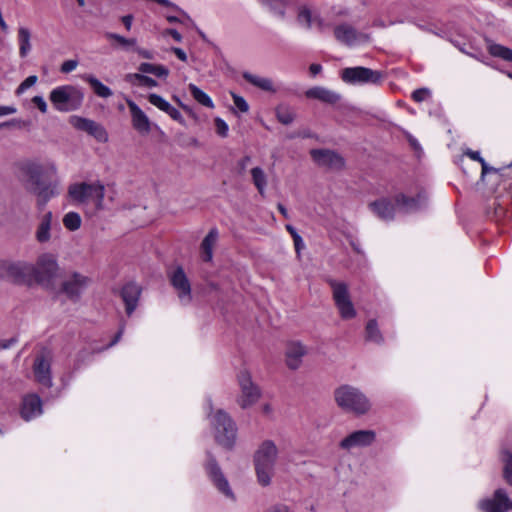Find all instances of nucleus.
<instances>
[{
    "label": "nucleus",
    "mask_w": 512,
    "mask_h": 512,
    "mask_svg": "<svg viewBox=\"0 0 512 512\" xmlns=\"http://www.w3.org/2000/svg\"><path fill=\"white\" fill-rule=\"evenodd\" d=\"M277 456L278 449L272 440L263 441L255 451L254 465L258 482L262 486L270 484Z\"/></svg>",
    "instance_id": "nucleus-1"
},
{
    "label": "nucleus",
    "mask_w": 512,
    "mask_h": 512,
    "mask_svg": "<svg viewBox=\"0 0 512 512\" xmlns=\"http://www.w3.org/2000/svg\"><path fill=\"white\" fill-rule=\"evenodd\" d=\"M334 397L340 408L357 415L367 413L371 407L368 398L360 390L349 385L337 388Z\"/></svg>",
    "instance_id": "nucleus-2"
},
{
    "label": "nucleus",
    "mask_w": 512,
    "mask_h": 512,
    "mask_svg": "<svg viewBox=\"0 0 512 512\" xmlns=\"http://www.w3.org/2000/svg\"><path fill=\"white\" fill-rule=\"evenodd\" d=\"M82 91L72 85H62L54 88L49 100L57 111L71 112L79 109L83 103Z\"/></svg>",
    "instance_id": "nucleus-3"
},
{
    "label": "nucleus",
    "mask_w": 512,
    "mask_h": 512,
    "mask_svg": "<svg viewBox=\"0 0 512 512\" xmlns=\"http://www.w3.org/2000/svg\"><path fill=\"white\" fill-rule=\"evenodd\" d=\"M216 442L226 449L235 445L237 427L232 418L224 410H218L211 419Z\"/></svg>",
    "instance_id": "nucleus-4"
},
{
    "label": "nucleus",
    "mask_w": 512,
    "mask_h": 512,
    "mask_svg": "<svg viewBox=\"0 0 512 512\" xmlns=\"http://www.w3.org/2000/svg\"><path fill=\"white\" fill-rule=\"evenodd\" d=\"M69 196L78 203L92 201L97 209H101L105 196V188L101 183H77L69 187Z\"/></svg>",
    "instance_id": "nucleus-5"
},
{
    "label": "nucleus",
    "mask_w": 512,
    "mask_h": 512,
    "mask_svg": "<svg viewBox=\"0 0 512 512\" xmlns=\"http://www.w3.org/2000/svg\"><path fill=\"white\" fill-rule=\"evenodd\" d=\"M34 265L27 262H12L0 259V277L16 284H32Z\"/></svg>",
    "instance_id": "nucleus-6"
},
{
    "label": "nucleus",
    "mask_w": 512,
    "mask_h": 512,
    "mask_svg": "<svg viewBox=\"0 0 512 512\" xmlns=\"http://www.w3.org/2000/svg\"><path fill=\"white\" fill-rule=\"evenodd\" d=\"M341 79L351 85L379 84L383 73L363 66L347 67L341 71Z\"/></svg>",
    "instance_id": "nucleus-7"
},
{
    "label": "nucleus",
    "mask_w": 512,
    "mask_h": 512,
    "mask_svg": "<svg viewBox=\"0 0 512 512\" xmlns=\"http://www.w3.org/2000/svg\"><path fill=\"white\" fill-rule=\"evenodd\" d=\"M329 285L332 289L333 300L341 318L345 320L354 318L356 316V310L351 301L347 284L331 279L329 280Z\"/></svg>",
    "instance_id": "nucleus-8"
},
{
    "label": "nucleus",
    "mask_w": 512,
    "mask_h": 512,
    "mask_svg": "<svg viewBox=\"0 0 512 512\" xmlns=\"http://www.w3.org/2000/svg\"><path fill=\"white\" fill-rule=\"evenodd\" d=\"M58 263L56 257L49 253L39 256L32 276V284L34 282L43 286L49 285L56 277L58 272Z\"/></svg>",
    "instance_id": "nucleus-9"
},
{
    "label": "nucleus",
    "mask_w": 512,
    "mask_h": 512,
    "mask_svg": "<svg viewBox=\"0 0 512 512\" xmlns=\"http://www.w3.org/2000/svg\"><path fill=\"white\" fill-rule=\"evenodd\" d=\"M237 380L241 391L237 402L241 408L246 409L259 400L261 391L252 381V376L247 370H241L237 375Z\"/></svg>",
    "instance_id": "nucleus-10"
},
{
    "label": "nucleus",
    "mask_w": 512,
    "mask_h": 512,
    "mask_svg": "<svg viewBox=\"0 0 512 512\" xmlns=\"http://www.w3.org/2000/svg\"><path fill=\"white\" fill-rule=\"evenodd\" d=\"M27 174L30 181L35 186L33 192L37 196V205L43 208L48 201L58 194L55 184H44L41 182V168L38 165H31L28 167Z\"/></svg>",
    "instance_id": "nucleus-11"
},
{
    "label": "nucleus",
    "mask_w": 512,
    "mask_h": 512,
    "mask_svg": "<svg viewBox=\"0 0 512 512\" xmlns=\"http://www.w3.org/2000/svg\"><path fill=\"white\" fill-rule=\"evenodd\" d=\"M205 471L213 482L214 486L225 497L235 500V495L229 485V482L223 474L219 464L210 452H207V461L205 463Z\"/></svg>",
    "instance_id": "nucleus-12"
},
{
    "label": "nucleus",
    "mask_w": 512,
    "mask_h": 512,
    "mask_svg": "<svg viewBox=\"0 0 512 512\" xmlns=\"http://www.w3.org/2000/svg\"><path fill=\"white\" fill-rule=\"evenodd\" d=\"M310 155L313 161L321 167L340 170L345 165L344 158L336 151L329 149H312Z\"/></svg>",
    "instance_id": "nucleus-13"
},
{
    "label": "nucleus",
    "mask_w": 512,
    "mask_h": 512,
    "mask_svg": "<svg viewBox=\"0 0 512 512\" xmlns=\"http://www.w3.org/2000/svg\"><path fill=\"white\" fill-rule=\"evenodd\" d=\"M70 122L76 129L85 131L100 143H106L109 139L106 129L94 120L73 116Z\"/></svg>",
    "instance_id": "nucleus-14"
},
{
    "label": "nucleus",
    "mask_w": 512,
    "mask_h": 512,
    "mask_svg": "<svg viewBox=\"0 0 512 512\" xmlns=\"http://www.w3.org/2000/svg\"><path fill=\"white\" fill-rule=\"evenodd\" d=\"M479 508L484 512H505L512 509V501L503 489H497L493 498H486L479 502Z\"/></svg>",
    "instance_id": "nucleus-15"
},
{
    "label": "nucleus",
    "mask_w": 512,
    "mask_h": 512,
    "mask_svg": "<svg viewBox=\"0 0 512 512\" xmlns=\"http://www.w3.org/2000/svg\"><path fill=\"white\" fill-rule=\"evenodd\" d=\"M376 439V433L373 430L354 431L341 440L339 446L342 449L350 450L357 447H367Z\"/></svg>",
    "instance_id": "nucleus-16"
},
{
    "label": "nucleus",
    "mask_w": 512,
    "mask_h": 512,
    "mask_svg": "<svg viewBox=\"0 0 512 512\" xmlns=\"http://www.w3.org/2000/svg\"><path fill=\"white\" fill-rule=\"evenodd\" d=\"M88 283L89 279L86 276L75 272L68 279L63 281L61 291L69 299L77 301Z\"/></svg>",
    "instance_id": "nucleus-17"
},
{
    "label": "nucleus",
    "mask_w": 512,
    "mask_h": 512,
    "mask_svg": "<svg viewBox=\"0 0 512 512\" xmlns=\"http://www.w3.org/2000/svg\"><path fill=\"white\" fill-rule=\"evenodd\" d=\"M169 279L173 288L177 291L179 299L183 303L191 301V285L182 267H177Z\"/></svg>",
    "instance_id": "nucleus-18"
},
{
    "label": "nucleus",
    "mask_w": 512,
    "mask_h": 512,
    "mask_svg": "<svg viewBox=\"0 0 512 512\" xmlns=\"http://www.w3.org/2000/svg\"><path fill=\"white\" fill-rule=\"evenodd\" d=\"M131 114V123L133 128L142 135L151 132V121L144 111L131 99H126Z\"/></svg>",
    "instance_id": "nucleus-19"
},
{
    "label": "nucleus",
    "mask_w": 512,
    "mask_h": 512,
    "mask_svg": "<svg viewBox=\"0 0 512 512\" xmlns=\"http://www.w3.org/2000/svg\"><path fill=\"white\" fill-rule=\"evenodd\" d=\"M394 202L399 212H416L426 205L427 195L425 192H419L416 197H408L401 193L395 196Z\"/></svg>",
    "instance_id": "nucleus-20"
},
{
    "label": "nucleus",
    "mask_w": 512,
    "mask_h": 512,
    "mask_svg": "<svg viewBox=\"0 0 512 512\" xmlns=\"http://www.w3.org/2000/svg\"><path fill=\"white\" fill-rule=\"evenodd\" d=\"M141 292V287L134 282H129L122 287L120 296L125 304V311L128 316L132 315L137 308Z\"/></svg>",
    "instance_id": "nucleus-21"
},
{
    "label": "nucleus",
    "mask_w": 512,
    "mask_h": 512,
    "mask_svg": "<svg viewBox=\"0 0 512 512\" xmlns=\"http://www.w3.org/2000/svg\"><path fill=\"white\" fill-rule=\"evenodd\" d=\"M297 20L307 30H322L326 28L319 13L312 11L307 6L299 7Z\"/></svg>",
    "instance_id": "nucleus-22"
},
{
    "label": "nucleus",
    "mask_w": 512,
    "mask_h": 512,
    "mask_svg": "<svg viewBox=\"0 0 512 512\" xmlns=\"http://www.w3.org/2000/svg\"><path fill=\"white\" fill-rule=\"evenodd\" d=\"M42 412V400L37 394H28L23 397L20 414L25 421L40 416Z\"/></svg>",
    "instance_id": "nucleus-23"
},
{
    "label": "nucleus",
    "mask_w": 512,
    "mask_h": 512,
    "mask_svg": "<svg viewBox=\"0 0 512 512\" xmlns=\"http://www.w3.org/2000/svg\"><path fill=\"white\" fill-rule=\"evenodd\" d=\"M33 371L39 384L47 388L52 386L51 363L44 355L36 357Z\"/></svg>",
    "instance_id": "nucleus-24"
},
{
    "label": "nucleus",
    "mask_w": 512,
    "mask_h": 512,
    "mask_svg": "<svg viewBox=\"0 0 512 512\" xmlns=\"http://www.w3.org/2000/svg\"><path fill=\"white\" fill-rule=\"evenodd\" d=\"M307 354L306 347L298 341H291L286 347V364L292 369L296 370L302 363V358Z\"/></svg>",
    "instance_id": "nucleus-25"
},
{
    "label": "nucleus",
    "mask_w": 512,
    "mask_h": 512,
    "mask_svg": "<svg viewBox=\"0 0 512 512\" xmlns=\"http://www.w3.org/2000/svg\"><path fill=\"white\" fill-rule=\"evenodd\" d=\"M53 234V213L51 211L43 214L35 230V239L39 244H46L52 239Z\"/></svg>",
    "instance_id": "nucleus-26"
},
{
    "label": "nucleus",
    "mask_w": 512,
    "mask_h": 512,
    "mask_svg": "<svg viewBox=\"0 0 512 512\" xmlns=\"http://www.w3.org/2000/svg\"><path fill=\"white\" fill-rule=\"evenodd\" d=\"M370 209L384 221L393 220L395 212L398 211L396 203L388 198H382L369 204Z\"/></svg>",
    "instance_id": "nucleus-27"
},
{
    "label": "nucleus",
    "mask_w": 512,
    "mask_h": 512,
    "mask_svg": "<svg viewBox=\"0 0 512 512\" xmlns=\"http://www.w3.org/2000/svg\"><path fill=\"white\" fill-rule=\"evenodd\" d=\"M305 96L309 99H316L330 105H334L341 100L339 93L321 86L308 89L305 92Z\"/></svg>",
    "instance_id": "nucleus-28"
},
{
    "label": "nucleus",
    "mask_w": 512,
    "mask_h": 512,
    "mask_svg": "<svg viewBox=\"0 0 512 512\" xmlns=\"http://www.w3.org/2000/svg\"><path fill=\"white\" fill-rule=\"evenodd\" d=\"M219 238V232L217 228H212L208 234L204 237L200 244V257L206 262L210 263L213 260V251Z\"/></svg>",
    "instance_id": "nucleus-29"
},
{
    "label": "nucleus",
    "mask_w": 512,
    "mask_h": 512,
    "mask_svg": "<svg viewBox=\"0 0 512 512\" xmlns=\"http://www.w3.org/2000/svg\"><path fill=\"white\" fill-rule=\"evenodd\" d=\"M336 39L348 48H357L370 41L369 34H336Z\"/></svg>",
    "instance_id": "nucleus-30"
},
{
    "label": "nucleus",
    "mask_w": 512,
    "mask_h": 512,
    "mask_svg": "<svg viewBox=\"0 0 512 512\" xmlns=\"http://www.w3.org/2000/svg\"><path fill=\"white\" fill-rule=\"evenodd\" d=\"M110 44L127 52L137 50V41L134 37H125L122 34H108Z\"/></svg>",
    "instance_id": "nucleus-31"
},
{
    "label": "nucleus",
    "mask_w": 512,
    "mask_h": 512,
    "mask_svg": "<svg viewBox=\"0 0 512 512\" xmlns=\"http://www.w3.org/2000/svg\"><path fill=\"white\" fill-rule=\"evenodd\" d=\"M242 76L251 85H253L263 91L272 92V93L276 92L273 82L269 78L254 75L250 72H244L242 74Z\"/></svg>",
    "instance_id": "nucleus-32"
},
{
    "label": "nucleus",
    "mask_w": 512,
    "mask_h": 512,
    "mask_svg": "<svg viewBox=\"0 0 512 512\" xmlns=\"http://www.w3.org/2000/svg\"><path fill=\"white\" fill-rule=\"evenodd\" d=\"M167 20L170 23H177L175 28L167 29L165 32H177L180 30H195L197 29L194 21L186 14L181 13L180 16H168Z\"/></svg>",
    "instance_id": "nucleus-33"
},
{
    "label": "nucleus",
    "mask_w": 512,
    "mask_h": 512,
    "mask_svg": "<svg viewBox=\"0 0 512 512\" xmlns=\"http://www.w3.org/2000/svg\"><path fill=\"white\" fill-rule=\"evenodd\" d=\"M145 73H129L125 76V80L135 86L153 88L157 86L156 80L144 75Z\"/></svg>",
    "instance_id": "nucleus-34"
},
{
    "label": "nucleus",
    "mask_w": 512,
    "mask_h": 512,
    "mask_svg": "<svg viewBox=\"0 0 512 512\" xmlns=\"http://www.w3.org/2000/svg\"><path fill=\"white\" fill-rule=\"evenodd\" d=\"M83 79L89 83L97 96L102 98H108L112 96V90L93 75H86Z\"/></svg>",
    "instance_id": "nucleus-35"
},
{
    "label": "nucleus",
    "mask_w": 512,
    "mask_h": 512,
    "mask_svg": "<svg viewBox=\"0 0 512 512\" xmlns=\"http://www.w3.org/2000/svg\"><path fill=\"white\" fill-rule=\"evenodd\" d=\"M188 90H189L190 94L192 95V97L194 98V100H196L199 104H201L207 108L214 107V103H213L212 99L210 98V96L207 93H205L204 91H202L195 84L190 83L188 85Z\"/></svg>",
    "instance_id": "nucleus-36"
},
{
    "label": "nucleus",
    "mask_w": 512,
    "mask_h": 512,
    "mask_svg": "<svg viewBox=\"0 0 512 512\" xmlns=\"http://www.w3.org/2000/svg\"><path fill=\"white\" fill-rule=\"evenodd\" d=\"M487 49L490 55H492L493 57H497L505 61L512 62V49L492 42L488 43Z\"/></svg>",
    "instance_id": "nucleus-37"
},
{
    "label": "nucleus",
    "mask_w": 512,
    "mask_h": 512,
    "mask_svg": "<svg viewBox=\"0 0 512 512\" xmlns=\"http://www.w3.org/2000/svg\"><path fill=\"white\" fill-rule=\"evenodd\" d=\"M139 72L145 74H153L156 77L163 78L167 77L169 70L163 65H155L152 63H141L138 67Z\"/></svg>",
    "instance_id": "nucleus-38"
},
{
    "label": "nucleus",
    "mask_w": 512,
    "mask_h": 512,
    "mask_svg": "<svg viewBox=\"0 0 512 512\" xmlns=\"http://www.w3.org/2000/svg\"><path fill=\"white\" fill-rule=\"evenodd\" d=\"M275 113L278 121L284 125L291 124L296 117L294 110L285 104L277 106Z\"/></svg>",
    "instance_id": "nucleus-39"
},
{
    "label": "nucleus",
    "mask_w": 512,
    "mask_h": 512,
    "mask_svg": "<svg viewBox=\"0 0 512 512\" xmlns=\"http://www.w3.org/2000/svg\"><path fill=\"white\" fill-rule=\"evenodd\" d=\"M251 176H252V181H253L255 187L257 188L259 194L261 196H264L265 188L267 185V179H266V175H265L263 169L260 167H254L251 170Z\"/></svg>",
    "instance_id": "nucleus-40"
},
{
    "label": "nucleus",
    "mask_w": 512,
    "mask_h": 512,
    "mask_svg": "<svg viewBox=\"0 0 512 512\" xmlns=\"http://www.w3.org/2000/svg\"><path fill=\"white\" fill-rule=\"evenodd\" d=\"M64 227L69 231H76L81 227L82 219L77 212H68L62 219Z\"/></svg>",
    "instance_id": "nucleus-41"
},
{
    "label": "nucleus",
    "mask_w": 512,
    "mask_h": 512,
    "mask_svg": "<svg viewBox=\"0 0 512 512\" xmlns=\"http://www.w3.org/2000/svg\"><path fill=\"white\" fill-rule=\"evenodd\" d=\"M366 339L375 343H381L383 340L378 324L374 319L369 320L366 325Z\"/></svg>",
    "instance_id": "nucleus-42"
},
{
    "label": "nucleus",
    "mask_w": 512,
    "mask_h": 512,
    "mask_svg": "<svg viewBox=\"0 0 512 512\" xmlns=\"http://www.w3.org/2000/svg\"><path fill=\"white\" fill-rule=\"evenodd\" d=\"M504 462V478L508 484L512 485V454L510 452L503 453Z\"/></svg>",
    "instance_id": "nucleus-43"
},
{
    "label": "nucleus",
    "mask_w": 512,
    "mask_h": 512,
    "mask_svg": "<svg viewBox=\"0 0 512 512\" xmlns=\"http://www.w3.org/2000/svg\"><path fill=\"white\" fill-rule=\"evenodd\" d=\"M148 101L155 107H157L161 111H165L168 109L170 103L166 101L163 97L158 94L151 93L148 95Z\"/></svg>",
    "instance_id": "nucleus-44"
},
{
    "label": "nucleus",
    "mask_w": 512,
    "mask_h": 512,
    "mask_svg": "<svg viewBox=\"0 0 512 512\" xmlns=\"http://www.w3.org/2000/svg\"><path fill=\"white\" fill-rule=\"evenodd\" d=\"M214 124L217 134L223 138L227 137L229 131L228 124L220 117L215 118Z\"/></svg>",
    "instance_id": "nucleus-45"
},
{
    "label": "nucleus",
    "mask_w": 512,
    "mask_h": 512,
    "mask_svg": "<svg viewBox=\"0 0 512 512\" xmlns=\"http://www.w3.org/2000/svg\"><path fill=\"white\" fill-rule=\"evenodd\" d=\"M19 44H20V55H21V57H25L31 49L29 34H21V36L19 38Z\"/></svg>",
    "instance_id": "nucleus-46"
},
{
    "label": "nucleus",
    "mask_w": 512,
    "mask_h": 512,
    "mask_svg": "<svg viewBox=\"0 0 512 512\" xmlns=\"http://www.w3.org/2000/svg\"><path fill=\"white\" fill-rule=\"evenodd\" d=\"M233 98V103L235 107L241 111L242 113H246L249 110V105L247 101L240 95H237L235 93H231Z\"/></svg>",
    "instance_id": "nucleus-47"
},
{
    "label": "nucleus",
    "mask_w": 512,
    "mask_h": 512,
    "mask_svg": "<svg viewBox=\"0 0 512 512\" xmlns=\"http://www.w3.org/2000/svg\"><path fill=\"white\" fill-rule=\"evenodd\" d=\"M431 97V92L428 88H419L412 93V99L415 102H423Z\"/></svg>",
    "instance_id": "nucleus-48"
},
{
    "label": "nucleus",
    "mask_w": 512,
    "mask_h": 512,
    "mask_svg": "<svg viewBox=\"0 0 512 512\" xmlns=\"http://www.w3.org/2000/svg\"><path fill=\"white\" fill-rule=\"evenodd\" d=\"M77 66H78L77 60H75V59L67 60L62 63L60 71L65 74L70 73L73 70H75Z\"/></svg>",
    "instance_id": "nucleus-49"
},
{
    "label": "nucleus",
    "mask_w": 512,
    "mask_h": 512,
    "mask_svg": "<svg viewBox=\"0 0 512 512\" xmlns=\"http://www.w3.org/2000/svg\"><path fill=\"white\" fill-rule=\"evenodd\" d=\"M167 113L173 120L178 121L179 123H183L184 119L181 112L173 107L171 104L168 106V109L164 111Z\"/></svg>",
    "instance_id": "nucleus-50"
},
{
    "label": "nucleus",
    "mask_w": 512,
    "mask_h": 512,
    "mask_svg": "<svg viewBox=\"0 0 512 512\" xmlns=\"http://www.w3.org/2000/svg\"><path fill=\"white\" fill-rule=\"evenodd\" d=\"M37 82V76L31 75L28 76L18 87L17 93H21L22 91L28 89L33 86Z\"/></svg>",
    "instance_id": "nucleus-51"
},
{
    "label": "nucleus",
    "mask_w": 512,
    "mask_h": 512,
    "mask_svg": "<svg viewBox=\"0 0 512 512\" xmlns=\"http://www.w3.org/2000/svg\"><path fill=\"white\" fill-rule=\"evenodd\" d=\"M32 103L42 112V113H46L47 112V103L46 101L44 100V98L42 96H34L32 98Z\"/></svg>",
    "instance_id": "nucleus-52"
},
{
    "label": "nucleus",
    "mask_w": 512,
    "mask_h": 512,
    "mask_svg": "<svg viewBox=\"0 0 512 512\" xmlns=\"http://www.w3.org/2000/svg\"><path fill=\"white\" fill-rule=\"evenodd\" d=\"M28 123L22 120L18 119H11L9 121H5L3 123H0V129L7 128V127H22L27 125Z\"/></svg>",
    "instance_id": "nucleus-53"
},
{
    "label": "nucleus",
    "mask_w": 512,
    "mask_h": 512,
    "mask_svg": "<svg viewBox=\"0 0 512 512\" xmlns=\"http://www.w3.org/2000/svg\"><path fill=\"white\" fill-rule=\"evenodd\" d=\"M465 155L468 156L470 159L479 162L480 164L484 161L479 151L467 149V151H465Z\"/></svg>",
    "instance_id": "nucleus-54"
},
{
    "label": "nucleus",
    "mask_w": 512,
    "mask_h": 512,
    "mask_svg": "<svg viewBox=\"0 0 512 512\" xmlns=\"http://www.w3.org/2000/svg\"><path fill=\"white\" fill-rule=\"evenodd\" d=\"M17 342H18V339L16 337H12V338L6 339V340H0V350L9 349Z\"/></svg>",
    "instance_id": "nucleus-55"
},
{
    "label": "nucleus",
    "mask_w": 512,
    "mask_h": 512,
    "mask_svg": "<svg viewBox=\"0 0 512 512\" xmlns=\"http://www.w3.org/2000/svg\"><path fill=\"white\" fill-rule=\"evenodd\" d=\"M263 2L268 3L269 5L273 6L274 4H279L281 6V9L278 11L280 16H284V6L287 3V0H262Z\"/></svg>",
    "instance_id": "nucleus-56"
},
{
    "label": "nucleus",
    "mask_w": 512,
    "mask_h": 512,
    "mask_svg": "<svg viewBox=\"0 0 512 512\" xmlns=\"http://www.w3.org/2000/svg\"><path fill=\"white\" fill-rule=\"evenodd\" d=\"M265 512H293L288 506L278 504L270 507Z\"/></svg>",
    "instance_id": "nucleus-57"
},
{
    "label": "nucleus",
    "mask_w": 512,
    "mask_h": 512,
    "mask_svg": "<svg viewBox=\"0 0 512 512\" xmlns=\"http://www.w3.org/2000/svg\"><path fill=\"white\" fill-rule=\"evenodd\" d=\"M17 112L16 107L14 106H0V117L5 115H11Z\"/></svg>",
    "instance_id": "nucleus-58"
},
{
    "label": "nucleus",
    "mask_w": 512,
    "mask_h": 512,
    "mask_svg": "<svg viewBox=\"0 0 512 512\" xmlns=\"http://www.w3.org/2000/svg\"><path fill=\"white\" fill-rule=\"evenodd\" d=\"M123 333H124V325H122L119 328L118 332L116 333V335L114 336L112 341L107 345V348H110V347L114 346L116 343H118L119 340L121 339Z\"/></svg>",
    "instance_id": "nucleus-59"
},
{
    "label": "nucleus",
    "mask_w": 512,
    "mask_h": 512,
    "mask_svg": "<svg viewBox=\"0 0 512 512\" xmlns=\"http://www.w3.org/2000/svg\"><path fill=\"white\" fill-rule=\"evenodd\" d=\"M490 172H496V169L493 168V167H490L486 161L484 160L482 163H481V175L482 177L485 176L486 174L490 173Z\"/></svg>",
    "instance_id": "nucleus-60"
},
{
    "label": "nucleus",
    "mask_w": 512,
    "mask_h": 512,
    "mask_svg": "<svg viewBox=\"0 0 512 512\" xmlns=\"http://www.w3.org/2000/svg\"><path fill=\"white\" fill-rule=\"evenodd\" d=\"M250 161H251V157H250V156H245V157H243V158L238 162V166H239V168H240L241 172H243V171L246 169V167H247V165H248V163H249Z\"/></svg>",
    "instance_id": "nucleus-61"
},
{
    "label": "nucleus",
    "mask_w": 512,
    "mask_h": 512,
    "mask_svg": "<svg viewBox=\"0 0 512 512\" xmlns=\"http://www.w3.org/2000/svg\"><path fill=\"white\" fill-rule=\"evenodd\" d=\"M173 52L175 53L177 58L180 59L181 61L187 60V55H186L185 51L182 50L181 48H173Z\"/></svg>",
    "instance_id": "nucleus-62"
},
{
    "label": "nucleus",
    "mask_w": 512,
    "mask_h": 512,
    "mask_svg": "<svg viewBox=\"0 0 512 512\" xmlns=\"http://www.w3.org/2000/svg\"><path fill=\"white\" fill-rule=\"evenodd\" d=\"M309 71L313 76H316L322 71V66L316 63L311 64L309 67Z\"/></svg>",
    "instance_id": "nucleus-63"
},
{
    "label": "nucleus",
    "mask_w": 512,
    "mask_h": 512,
    "mask_svg": "<svg viewBox=\"0 0 512 512\" xmlns=\"http://www.w3.org/2000/svg\"><path fill=\"white\" fill-rule=\"evenodd\" d=\"M293 241H294V246H295V249L297 252L300 251V249L303 247V240H302V237L300 235L298 236H295V238H293Z\"/></svg>",
    "instance_id": "nucleus-64"
}]
</instances>
